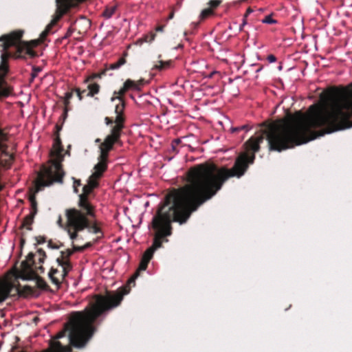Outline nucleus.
I'll return each instance as SVG.
<instances>
[{
	"label": "nucleus",
	"instance_id": "obj_14",
	"mask_svg": "<svg viewBox=\"0 0 352 352\" xmlns=\"http://www.w3.org/2000/svg\"><path fill=\"white\" fill-rule=\"evenodd\" d=\"M150 261L142 257L140 263L139 265V267L138 271L135 273V274L128 280V285L131 283H135V279L139 276V271H144L146 270L148 263Z\"/></svg>",
	"mask_w": 352,
	"mask_h": 352
},
{
	"label": "nucleus",
	"instance_id": "obj_25",
	"mask_svg": "<svg viewBox=\"0 0 352 352\" xmlns=\"http://www.w3.org/2000/svg\"><path fill=\"white\" fill-rule=\"evenodd\" d=\"M170 61L159 60L157 64L154 65V68L158 70H163L169 67Z\"/></svg>",
	"mask_w": 352,
	"mask_h": 352
},
{
	"label": "nucleus",
	"instance_id": "obj_23",
	"mask_svg": "<svg viewBox=\"0 0 352 352\" xmlns=\"http://www.w3.org/2000/svg\"><path fill=\"white\" fill-rule=\"evenodd\" d=\"M50 347L55 352H62L64 351V347L61 343L58 340H52L50 342Z\"/></svg>",
	"mask_w": 352,
	"mask_h": 352
},
{
	"label": "nucleus",
	"instance_id": "obj_26",
	"mask_svg": "<svg viewBox=\"0 0 352 352\" xmlns=\"http://www.w3.org/2000/svg\"><path fill=\"white\" fill-rule=\"evenodd\" d=\"M100 177H94V174L92 173L91 175L89 177L88 182L87 184H89L90 186H91L94 189L98 186V179Z\"/></svg>",
	"mask_w": 352,
	"mask_h": 352
},
{
	"label": "nucleus",
	"instance_id": "obj_28",
	"mask_svg": "<svg viewBox=\"0 0 352 352\" xmlns=\"http://www.w3.org/2000/svg\"><path fill=\"white\" fill-rule=\"evenodd\" d=\"M155 250L152 248L151 247L148 248L143 254L142 257L146 260H148L149 261L153 258V254L155 252Z\"/></svg>",
	"mask_w": 352,
	"mask_h": 352
},
{
	"label": "nucleus",
	"instance_id": "obj_17",
	"mask_svg": "<svg viewBox=\"0 0 352 352\" xmlns=\"http://www.w3.org/2000/svg\"><path fill=\"white\" fill-rule=\"evenodd\" d=\"M74 91H73V89H72L71 91L65 93V95L64 97V101H63L65 108H64L63 114L62 115L63 120H65L66 118V117L67 116V112L69 111V105L70 104V100L73 96Z\"/></svg>",
	"mask_w": 352,
	"mask_h": 352
},
{
	"label": "nucleus",
	"instance_id": "obj_44",
	"mask_svg": "<svg viewBox=\"0 0 352 352\" xmlns=\"http://www.w3.org/2000/svg\"><path fill=\"white\" fill-rule=\"evenodd\" d=\"M55 127L56 129V131L55 133V135H56L57 134H59V131L62 129V126L60 125L56 124Z\"/></svg>",
	"mask_w": 352,
	"mask_h": 352
},
{
	"label": "nucleus",
	"instance_id": "obj_50",
	"mask_svg": "<svg viewBox=\"0 0 352 352\" xmlns=\"http://www.w3.org/2000/svg\"><path fill=\"white\" fill-rule=\"evenodd\" d=\"M171 146H172V148H173V151H175V146H176L177 145H175V144H174L173 143H172V145H171Z\"/></svg>",
	"mask_w": 352,
	"mask_h": 352
},
{
	"label": "nucleus",
	"instance_id": "obj_35",
	"mask_svg": "<svg viewBox=\"0 0 352 352\" xmlns=\"http://www.w3.org/2000/svg\"><path fill=\"white\" fill-rule=\"evenodd\" d=\"M35 240L36 241V245L43 244L45 243L46 238L43 236H38L35 237Z\"/></svg>",
	"mask_w": 352,
	"mask_h": 352
},
{
	"label": "nucleus",
	"instance_id": "obj_45",
	"mask_svg": "<svg viewBox=\"0 0 352 352\" xmlns=\"http://www.w3.org/2000/svg\"><path fill=\"white\" fill-rule=\"evenodd\" d=\"M25 243V239H24V237L22 236L21 237V239H20V246L21 248H23V246L24 245Z\"/></svg>",
	"mask_w": 352,
	"mask_h": 352
},
{
	"label": "nucleus",
	"instance_id": "obj_16",
	"mask_svg": "<svg viewBox=\"0 0 352 352\" xmlns=\"http://www.w3.org/2000/svg\"><path fill=\"white\" fill-rule=\"evenodd\" d=\"M34 289L29 285L21 286L19 284L16 287V292L20 296H26L32 295L34 294Z\"/></svg>",
	"mask_w": 352,
	"mask_h": 352
},
{
	"label": "nucleus",
	"instance_id": "obj_10",
	"mask_svg": "<svg viewBox=\"0 0 352 352\" xmlns=\"http://www.w3.org/2000/svg\"><path fill=\"white\" fill-rule=\"evenodd\" d=\"M14 287V284L10 282L0 280V303L5 301L9 297Z\"/></svg>",
	"mask_w": 352,
	"mask_h": 352
},
{
	"label": "nucleus",
	"instance_id": "obj_31",
	"mask_svg": "<svg viewBox=\"0 0 352 352\" xmlns=\"http://www.w3.org/2000/svg\"><path fill=\"white\" fill-rule=\"evenodd\" d=\"M37 253L38 254V263H43L46 258V254H45V252L41 249V248H39L38 250H37Z\"/></svg>",
	"mask_w": 352,
	"mask_h": 352
},
{
	"label": "nucleus",
	"instance_id": "obj_7",
	"mask_svg": "<svg viewBox=\"0 0 352 352\" xmlns=\"http://www.w3.org/2000/svg\"><path fill=\"white\" fill-rule=\"evenodd\" d=\"M56 10L55 15L54 16L53 19L45 28V30H43L40 34L39 40L43 42L50 32L52 30V28L58 23V21L62 18V16L66 14L72 8H74L75 6L69 2L67 0H56Z\"/></svg>",
	"mask_w": 352,
	"mask_h": 352
},
{
	"label": "nucleus",
	"instance_id": "obj_40",
	"mask_svg": "<svg viewBox=\"0 0 352 352\" xmlns=\"http://www.w3.org/2000/svg\"><path fill=\"white\" fill-rule=\"evenodd\" d=\"M81 185L80 184V180H75L74 181V191L76 192H78V190H77V187L78 186H80Z\"/></svg>",
	"mask_w": 352,
	"mask_h": 352
},
{
	"label": "nucleus",
	"instance_id": "obj_39",
	"mask_svg": "<svg viewBox=\"0 0 352 352\" xmlns=\"http://www.w3.org/2000/svg\"><path fill=\"white\" fill-rule=\"evenodd\" d=\"M69 2H70L72 4H73L74 6H77L80 3L84 1L85 0H67Z\"/></svg>",
	"mask_w": 352,
	"mask_h": 352
},
{
	"label": "nucleus",
	"instance_id": "obj_15",
	"mask_svg": "<svg viewBox=\"0 0 352 352\" xmlns=\"http://www.w3.org/2000/svg\"><path fill=\"white\" fill-rule=\"evenodd\" d=\"M88 92L86 94L87 97H94L98 94L100 89V86L96 82H89L87 85Z\"/></svg>",
	"mask_w": 352,
	"mask_h": 352
},
{
	"label": "nucleus",
	"instance_id": "obj_47",
	"mask_svg": "<svg viewBox=\"0 0 352 352\" xmlns=\"http://www.w3.org/2000/svg\"><path fill=\"white\" fill-rule=\"evenodd\" d=\"M263 69V66H260L256 70V72L258 73Z\"/></svg>",
	"mask_w": 352,
	"mask_h": 352
},
{
	"label": "nucleus",
	"instance_id": "obj_9",
	"mask_svg": "<svg viewBox=\"0 0 352 352\" xmlns=\"http://www.w3.org/2000/svg\"><path fill=\"white\" fill-rule=\"evenodd\" d=\"M72 247H73V250H70V249H67L65 251H61L60 252V257H58V258H62V262L61 263H67V261L68 262L69 264H71V262H70V256L75 252H80V251H82L84 250L85 249L87 248H89L92 245V243H86L84 246H76L74 244V241L75 239H72Z\"/></svg>",
	"mask_w": 352,
	"mask_h": 352
},
{
	"label": "nucleus",
	"instance_id": "obj_20",
	"mask_svg": "<svg viewBox=\"0 0 352 352\" xmlns=\"http://www.w3.org/2000/svg\"><path fill=\"white\" fill-rule=\"evenodd\" d=\"M107 70H108V69L105 68L99 73H94V74H92L88 76L84 80V82L88 83L89 82H92L96 78H101L102 76L106 75Z\"/></svg>",
	"mask_w": 352,
	"mask_h": 352
},
{
	"label": "nucleus",
	"instance_id": "obj_42",
	"mask_svg": "<svg viewBox=\"0 0 352 352\" xmlns=\"http://www.w3.org/2000/svg\"><path fill=\"white\" fill-rule=\"evenodd\" d=\"M174 15H175V10L173 8L166 21H168V20L173 19L174 17Z\"/></svg>",
	"mask_w": 352,
	"mask_h": 352
},
{
	"label": "nucleus",
	"instance_id": "obj_38",
	"mask_svg": "<svg viewBox=\"0 0 352 352\" xmlns=\"http://www.w3.org/2000/svg\"><path fill=\"white\" fill-rule=\"evenodd\" d=\"M267 60L269 63H274L276 61V57L273 54H270L267 56Z\"/></svg>",
	"mask_w": 352,
	"mask_h": 352
},
{
	"label": "nucleus",
	"instance_id": "obj_36",
	"mask_svg": "<svg viewBox=\"0 0 352 352\" xmlns=\"http://www.w3.org/2000/svg\"><path fill=\"white\" fill-rule=\"evenodd\" d=\"M73 91H74L76 93L79 100H82L83 98V94L81 92V89L80 88H75L73 89Z\"/></svg>",
	"mask_w": 352,
	"mask_h": 352
},
{
	"label": "nucleus",
	"instance_id": "obj_11",
	"mask_svg": "<svg viewBox=\"0 0 352 352\" xmlns=\"http://www.w3.org/2000/svg\"><path fill=\"white\" fill-rule=\"evenodd\" d=\"M98 162L94 167V172L93 173L94 177H101L107 169L108 159H102L98 156Z\"/></svg>",
	"mask_w": 352,
	"mask_h": 352
},
{
	"label": "nucleus",
	"instance_id": "obj_33",
	"mask_svg": "<svg viewBox=\"0 0 352 352\" xmlns=\"http://www.w3.org/2000/svg\"><path fill=\"white\" fill-rule=\"evenodd\" d=\"M252 11H253V10H252L250 8H248V10H246V12H245V15H244V19H243V23L240 25V30H242V29H243V26L246 24V19H245V18L247 17V16H248V14H250V13H252Z\"/></svg>",
	"mask_w": 352,
	"mask_h": 352
},
{
	"label": "nucleus",
	"instance_id": "obj_34",
	"mask_svg": "<svg viewBox=\"0 0 352 352\" xmlns=\"http://www.w3.org/2000/svg\"><path fill=\"white\" fill-rule=\"evenodd\" d=\"M63 245L62 243H60V245L56 243H54L52 240H50L47 243V246L52 249H58Z\"/></svg>",
	"mask_w": 352,
	"mask_h": 352
},
{
	"label": "nucleus",
	"instance_id": "obj_48",
	"mask_svg": "<svg viewBox=\"0 0 352 352\" xmlns=\"http://www.w3.org/2000/svg\"><path fill=\"white\" fill-rule=\"evenodd\" d=\"M95 142H96V143H100V144L102 143V142H101V140H100V138H97V139L95 140Z\"/></svg>",
	"mask_w": 352,
	"mask_h": 352
},
{
	"label": "nucleus",
	"instance_id": "obj_4",
	"mask_svg": "<svg viewBox=\"0 0 352 352\" xmlns=\"http://www.w3.org/2000/svg\"><path fill=\"white\" fill-rule=\"evenodd\" d=\"M64 151L59 134L55 135L53 147L50 151L52 159L50 164L43 165L37 174L36 182V192L42 190L45 187L50 186L54 183L62 184L65 172L62 162L64 160Z\"/></svg>",
	"mask_w": 352,
	"mask_h": 352
},
{
	"label": "nucleus",
	"instance_id": "obj_43",
	"mask_svg": "<svg viewBox=\"0 0 352 352\" xmlns=\"http://www.w3.org/2000/svg\"><path fill=\"white\" fill-rule=\"evenodd\" d=\"M36 267V270L41 274H43L45 272V268L42 265H40L38 267Z\"/></svg>",
	"mask_w": 352,
	"mask_h": 352
},
{
	"label": "nucleus",
	"instance_id": "obj_3",
	"mask_svg": "<svg viewBox=\"0 0 352 352\" xmlns=\"http://www.w3.org/2000/svg\"><path fill=\"white\" fill-rule=\"evenodd\" d=\"M94 188L89 184L82 188V193L79 195L78 208L65 210V230L71 239H76L78 233L87 230L89 232L100 234L96 241L103 237L100 223L96 219L95 207L89 200V196Z\"/></svg>",
	"mask_w": 352,
	"mask_h": 352
},
{
	"label": "nucleus",
	"instance_id": "obj_51",
	"mask_svg": "<svg viewBox=\"0 0 352 352\" xmlns=\"http://www.w3.org/2000/svg\"><path fill=\"white\" fill-rule=\"evenodd\" d=\"M82 94L87 93L86 89L81 90Z\"/></svg>",
	"mask_w": 352,
	"mask_h": 352
},
{
	"label": "nucleus",
	"instance_id": "obj_29",
	"mask_svg": "<svg viewBox=\"0 0 352 352\" xmlns=\"http://www.w3.org/2000/svg\"><path fill=\"white\" fill-rule=\"evenodd\" d=\"M274 14V13H272L271 14L266 16L263 19H262V23L267 24H276L278 21L272 19V16Z\"/></svg>",
	"mask_w": 352,
	"mask_h": 352
},
{
	"label": "nucleus",
	"instance_id": "obj_2",
	"mask_svg": "<svg viewBox=\"0 0 352 352\" xmlns=\"http://www.w3.org/2000/svg\"><path fill=\"white\" fill-rule=\"evenodd\" d=\"M130 290L129 285H125L116 292L107 291L104 294L95 295L94 301L90 302L88 307L71 314L69 322L65 324L64 329L58 333L55 338L64 337L69 331L70 344L76 348L83 347L94 333V322L107 311L119 306L124 296Z\"/></svg>",
	"mask_w": 352,
	"mask_h": 352
},
{
	"label": "nucleus",
	"instance_id": "obj_24",
	"mask_svg": "<svg viewBox=\"0 0 352 352\" xmlns=\"http://www.w3.org/2000/svg\"><path fill=\"white\" fill-rule=\"evenodd\" d=\"M155 33L150 32L149 34L144 35L142 38L139 39L138 42L140 44H142L144 42L151 43L155 39Z\"/></svg>",
	"mask_w": 352,
	"mask_h": 352
},
{
	"label": "nucleus",
	"instance_id": "obj_19",
	"mask_svg": "<svg viewBox=\"0 0 352 352\" xmlns=\"http://www.w3.org/2000/svg\"><path fill=\"white\" fill-rule=\"evenodd\" d=\"M118 9V6L114 5L112 6H106L105 9L104 10L102 16L105 18L106 19H110L116 12V11Z\"/></svg>",
	"mask_w": 352,
	"mask_h": 352
},
{
	"label": "nucleus",
	"instance_id": "obj_6",
	"mask_svg": "<svg viewBox=\"0 0 352 352\" xmlns=\"http://www.w3.org/2000/svg\"><path fill=\"white\" fill-rule=\"evenodd\" d=\"M34 254L30 252L25 261L21 263V278L24 280H35L36 287L43 290H47L49 285L46 281L34 270Z\"/></svg>",
	"mask_w": 352,
	"mask_h": 352
},
{
	"label": "nucleus",
	"instance_id": "obj_22",
	"mask_svg": "<svg viewBox=\"0 0 352 352\" xmlns=\"http://www.w3.org/2000/svg\"><path fill=\"white\" fill-rule=\"evenodd\" d=\"M127 56V52H124V54H123V56L120 58V59L113 63V64H111L109 67L108 70L109 69H117L118 68H120L122 65H124L126 63V58H125V56Z\"/></svg>",
	"mask_w": 352,
	"mask_h": 352
},
{
	"label": "nucleus",
	"instance_id": "obj_13",
	"mask_svg": "<svg viewBox=\"0 0 352 352\" xmlns=\"http://www.w3.org/2000/svg\"><path fill=\"white\" fill-rule=\"evenodd\" d=\"M126 91H128V90L123 85V87L118 91H115L113 92V96L111 98V100L114 101L116 99L120 100L119 104H116V107L122 104L124 105V109H125V102L123 99V96L125 94ZM116 108V107H115V109Z\"/></svg>",
	"mask_w": 352,
	"mask_h": 352
},
{
	"label": "nucleus",
	"instance_id": "obj_5",
	"mask_svg": "<svg viewBox=\"0 0 352 352\" xmlns=\"http://www.w3.org/2000/svg\"><path fill=\"white\" fill-rule=\"evenodd\" d=\"M115 118H104V122L107 126H111L110 133L105 138L99 146L100 155L102 159H109V153L113 149L116 143H119L122 131L124 128L126 117L124 114V105L122 104L116 107Z\"/></svg>",
	"mask_w": 352,
	"mask_h": 352
},
{
	"label": "nucleus",
	"instance_id": "obj_18",
	"mask_svg": "<svg viewBox=\"0 0 352 352\" xmlns=\"http://www.w3.org/2000/svg\"><path fill=\"white\" fill-rule=\"evenodd\" d=\"M36 180H37V178L34 181V194L31 195L29 197V200L31 203V208H32L30 213H32L33 214H36L37 213V202H36V197H35V194L37 193V192H36ZM38 192L39 191H38Z\"/></svg>",
	"mask_w": 352,
	"mask_h": 352
},
{
	"label": "nucleus",
	"instance_id": "obj_49",
	"mask_svg": "<svg viewBox=\"0 0 352 352\" xmlns=\"http://www.w3.org/2000/svg\"><path fill=\"white\" fill-rule=\"evenodd\" d=\"M71 34H72V32H70V30H69V31L67 32V33L66 34V36H66V37H68V36H69L71 35Z\"/></svg>",
	"mask_w": 352,
	"mask_h": 352
},
{
	"label": "nucleus",
	"instance_id": "obj_12",
	"mask_svg": "<svg viewBox=\"0 0 352 352\" xmlns=\"http://www.w3.org/2000/svg\"><path fill=\"white\" fill-rule=\"evenodd\" d=\"M144 79H140L138 81H134L131 79H127L124 82L123 85L126 88V89L128 91L130 89L139 91V90H140L141 87L144 85Z\"/></svg>",
	"mask_w": 352,
	"mask_h": 352
},
{
	"label": "nucleus",
	"instance_id": "obj_37",
	"mask_svg": "<svg viewBox=\"0 0 352 352\" xmlns=\"http://www.w3.org/2000/svg\"><path fill=\"white\" fill-rule=\"evenodd\" d=\"M248 125H243L240 127H235V128H233L232 129V132H238L241 130H248Z\"/></svg>",
	"mask_w": 352,
	"mask_h": 352
},
{
	"label": "nucleus",
	"instance_id": "obj_41",
	"mask_svg": "<svg viewBox=\"0 0 352 352\" xmlns=\"http://www.w3.org/2000/svg\"><path fill=\"white\" fill-rule=\"evenodd\" d=\"M165 28V25H159L155 28L156 32H163Z\"/></svg>",
	"mask_w": 352,
	"mask_h": 352
},
{
	"label": "nucleus",
	"instance_id": "obj_1",
	"mask_svg": "<svg viewBox=\"0 0 352 352\" xmlns=\"http://www.w3.org/2000/svg\"><path fill=\"white\" fill-rule=\"evenodd\" d=\"M266 138L270 151L280 152L295 146V113L267 124L260 135L245 143V152L240 154L231 168L206 162L191 167L186 173L187 184L171 190L164 197L152 219L156 231L153 245L162 247L163 239L172 233L171 222L186 223L192 214L211 199L230 177L240 178L255 160V153Z\"/></svg>",
	"mask_w": 352,
	"mask_h": 352
},
{
	"label": "nucleus",
	"instance_id": "obj_30",
	"mask_svg": "<svg viewBox=\"0 0 352 352\" xmlns=\"http://www.w3.org/2000/svg\"><path fill=\"white\" fill-rule=\"evenodd\" d=\"M221 0H210L208 3V6H210V8H211L212 10L218 8L220 4L221 3Z\"/></svg>",
	"mask_w": 352,
	"mask_h": 352
},
{
	"label": "nucleus",
	"instance_id": "obj_46",
	"mask_svg": "<svg viewBox=\"0 0 352 352\" xmlns=\"http://www.w3.org/2000/svg\"><path fill=\"white\" fill-rule=\"evenodd\" d=\"M172 143H173L175 145H178L180 143V140H175L173 141Z\"/></svg>",
	"mask_w": 352,
	"mask_h": 352
},
{
	"label": "nucleus",
	"instance_id": "obj_21",
	"mask_svg": "<svg viewBox=\"0 0 352 352\" xmlns=\"http://www.w3.org/2000/svg\"><path fill=\"white\" fill-rule=\"evenodd\" d=\"M35 215L36 214H33L32 213H30L28 215H27L23 221L21 228H25L27 230H31L32 229L31 226L34 221Z\"/></svg>",
	"mask_w": 352,
	"mask_h": 352
},
{
	"label": "nucleus",
	"instance_id": "obj_8",
	"mask_svg": "<svg viewBox=\"0 0 352 352\" xmlns=\"http://www.w3.org/2000/svg\"><path fill=\"white\" fill-rule=\"evenodd\" d=\"M62 260V258H57L58 266L56 267H52L48 273L49 278L57 289L60 288L61 283L72 269V264H69L67 261V263H60Z\"/></svg>",
	"mask_w": 352,
	"mask_h": 352
},
{
	"label": "nucleus",
	"instance_id": "obj_32",
	"mask_svg": "<svg viewBox=\"0 0 352 352\" xmlns=\"http://www.w3.org/2000/svg\"><path fill=\"white\" fill-rule=\"evenodd\" d=\"M41 71V69L39 67L34 66L32 67V74H31L32 80H33V79H34L38 76V74Z\"/></svg>",
	"mask_w": 352,
	"mask_h": 352
},
{
	"label": "nucleus",
	"instance_id": "obj_27",
	"mask_svg": "<svg viewBox=\"0 0 352 352\" xmlns=\"http://www.w3.org/2000/svg\"><path fill=\"white\" fill-rule=\"evenodd\" d=\"M213 14H214V11L211 8H206L201 11L199 18L201 20H204L206 18H208V16L212 15Z\"/></svg>",
	"mask_w": 352,
	"mask_h": 352
}]
</instances>
